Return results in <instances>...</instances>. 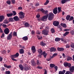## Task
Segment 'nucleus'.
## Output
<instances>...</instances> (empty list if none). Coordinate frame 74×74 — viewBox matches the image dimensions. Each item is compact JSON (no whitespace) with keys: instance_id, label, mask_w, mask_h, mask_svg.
<instances>
[{"instance_id":"nucleus-18","label":"nucleus","mask_w":74,"mask_h":74,"mask_svg":"<svg viewBox=\"0 0 74 74\" xmlns=\"http://www.w3.org/2000/svg\"><path fill=\"white\" fill-rule=\"evenodd\" d=\"M66 73V70H63L62 71H60L59 72V74H64V73Z\"/></svg>"},{"instance_id":"nucleus-61","label":"nucleus","mask_w":74,"mask_h":74,"mask_svg":"<svg viewBox=\"0 0 74 74\" xmlns=\"http://www.w3.org/2000/svg\"><path fill=\"white\" fill-rule=\"evenodd\" d=\"M59 28L60 29V31H62V27L61 26H60Z\"/></svg>"},{"instance_id":"nucleus-11","label":"nucleus","mask_w":74,"mask_h":74,"mask_svg":"<svg viewBox=\"0 0 74 74\" xmlns=\"http://www.w3.org/2000/svg\"><path fill=\"white\" fill-rule=\"evenodd\" d=\"M50 50L51 52H56V49L55 47H52L50 48Z\"/></svg>"},{"instance_id":"nucleus-14","label":"nucleus","mask_w":74,"mask_h":74,"mask_svg":"<svg viewBox=\"0 0 74 74\" xmlns=\"http://www.w3.org/2000/svg\"><path fill=\"white\" fill-rule=\"evenodd\" d=\"M53 12L54 14H56L58 13V8H56L53 10Z\"/></svg>"},{"instance_id":"nucleus-59","label":"nucleus","mask_w":74,"mask_h":74,"mask_svg":"<svg viewBox=\"0 0 74 74\" xmlns=\"http://www.w3.org/2000/svg\"><path fill=\"white\" fill-rule=\"evenodd\" d=\"M45 52H46L45 51H44L42 53H41V55H45V53H46Z\"/></svg>"},{"instance_id":"nucleus-62","label":"nucleus","mask_w":74,"mask_h":74,"mask_svg":"<svg viewBox=\"0 0 74 74\" xmlns=\"http://www.w3.org/2000/svg\"><path fill=\"white\" fill-rule=\"evenodd\" d=\"M11 1L12 4H15V0H11Z\"/></svg>"},{"instance_id":"nucleus-25","label":"nucleus","mask_w":74,"mask_h":74,"mask_svg":"<svg viewBox=\"0 0 74 74\" xmlns=\"http://www.w3.org/2000/svg\"><path fill=\"white\" fill-rule=\"evenodd\" d=\"M19 52L20 54H22L24 53V50L23 49H20L19 51Z\"/></svg>"},{"instance_id":"nucleus-53","label":"nucleus","mask_w":74,"mask_h":74,"mask_svg":"<svg viewBox=\"0 0 74 74\" xmlns=\"http://www.w3.org/2000/svg\"><path fill=\"white\" fill-rule=\"evenodd\" d=\"M4 33H3L2 34L1 36V38H3V37H4Z\"/></svg>"},{"instance_id":"nucleus-63","label":"nucleus","mask_w":74,"mask_h":74,"mask_svg":"<svg viewBox=\"0 0 74 74\" xmlns=\"http://www.w3.org/2000/svg\"><path fill=\"white\" fill-rule=\"evenodd\" d=\"M39 5V3H36V4H35V6H38Z\"/></svg>"},{"instance_id":"nucleus-58","label":"nucleus","mask_w":74,"mask_h":74,"mask_svg":"<svg viewBox=\"0 0 74 74\" xmlns=\"http://www.w3.org/2000/svg\"><path fill=\"white\" fill-rule=\"evenodd\" d=\"M43 56L45 58H46V56H47V53H45V54H43Z\"/></svg>"},{"instance_id":"nucleus-12","label":"nucleus","mask_w":74,"mask_h":74,"mask_svg":"<svg viewBox=\"0 0 74 74\" xmlns=\"http://www.w3.org/2000/svg\"><path fill=\"white\" fill-rule=\"evenodd\" d=\"M31 50L34 53L36 52V48L34 46H32L31 47Z\"/></svg>"},{"instance_id":"nucleus-36","label":"nucleus","mask_w":74,"mask_h":74,"mask_svg":"<svg viewBox=\"0 0 74 74\" xmlns=\"http://www.w3.org/2000/svg\"><path fill=\"white\" fill-rule=\"evenodd\" d=\"M55 66V65L53 64H50V67L53 68Z\"/></svg>"},{"instance_id":"nucleus-24","label":"nucleus","mask_w":74,"mask_h":74,"mask_svg":"<svg viewBox=\"0 0 74 74\" xmlns=\"http://www.w3.org/2000/svg\"><path fill=\"white\" fill-rule=\"evenodd\" d=\"M29 25H30V24H29V23L26 22H25V23L24 24V26H25V27H29Z\"/></svg>"},{"instance_id":"nucleus-56","label":"nucleus","mask_w":74,"mask_h":74,"mask_svg":"<svg viewBox=\"0 0 74 74\" xmlns=\"http://www.w3.org/2000/svg\"><path fill=\"white\" fill-rule=\"evenodd\" d=\"M36 17L37 18H39L40 17V15L39 14H37L36 16Z\"/></svg>"},{"instance_id":"nucleus-51","label":"nucleus","mask_w":74,"mask_h":74,"mask_svg":"<svg viewBox=\"0 0 74 74\" xmlns=\"http://www.w3.org/2000/svg\"><path fill=\"white\" fill-rule=\"evenodd\" d=\"M66 48H69V47H70V45H69V44H66Z\"/></svg>"},{"instance_id":"nucleus-40","label":"nucleus","mask_w":74,"mask_h":74,"mask_svg":"<svg viewBox=\"0 0 74 74\" xmlns=\"http://www.w3.org/2000/svg\"><path fill=\"white\" fill-rule=\"evenodd\" d=\"M70 46L71 47V48H74V43H71L70 45Z\"/></svg>"},{"instance_id":"nucleus-5","label":"nucleus","mask_w":74,"mask_h":74,"mask_svg":"<svg viewBox=\"0 0 74 74\" xmlns=\"http://www.w3.org/2000/svg\"><path fill=\"white\" fill-rule=\"evenodd\" d=\"M39 10H40V11H42V12L43 14H47H47H48V10H44L43 8H42V9H39Z\"/></svg>"},{"instance_id":"nucleus-64","label":"nucleus","mask_w":74,"mask_h":74,"mask_svg":"<svg viewBox=\"0 0 74 74\" xmlns=\"http://www.w3.org/2000/svg\"><path fill=\"white\" fill-rule=\"evenodd\" d=\"M7 40H10V34L8 35L7 37Z\"/></svg>"},{"instance_id":"nucleus-46","label":"nucleus","mask_w":74,"mask_h":74,"mask_svg":"<svg viewBox=\"0 0 74 74\" xmlns=\"http://www.w3.org/2000/svg\"><path fill=\"white\" fill-rule=\"evenodd\" d=\"M51 59H52V57H50V58L47 59L46 60L48 61H51Z\"/></svg>"},{"instance_id":"nucleus-35","label":"nucleus","mask_w":74,"mask_h":74,"mask_svg":"<svg viewBox=\"0 0 74 74\" xmlns=\"http://www.w3.org/2000/svg\"><path fill=\"white\" fill-rule=\"evenodd\" d=\"M57 55H58L57 53H54L53 54V56H52L51 57V58H53L54 57H55V56H57Z\"/></svg>"},{"instance_id":"nucleus-50","label":"nucleus","mask_w":74,"mask_h":74,"mask_svg":"<svg viewBox=\"0 0 74 74\" xmlns=\"http://www.w3.org/2000/svg\"><path fill=\"white\" fill-rule=\"evenodd\" d=\"M11 59L12 60H13V61H17V60H17L14 59V58H11Z\"/></svg>"},{"instance_id":"nucleus-47","label":"nucleus","mask_w":74,"mask_h":74,"mask_svg":"<svg viewBox=\"0 0 74 74\" xmlns=\"http://www.w3.org/2000/svg\"><path fill=\"white\" fill-rule=\"evenodd\" d=\"M1 52L2 54H4L6 53V51L4 50H3L1 51Z\"/></svg>"},{"instance_id":"nucleus-49","label":"nucleus","mask_w":74,"mask_h":74,"mask_svg":"<svg viewBox=\"0 0 74 74\" xmlns=\"http://www.w3.org/2000/svg\"><path fill=\"white\" fill-rule=\"evenodd\" d=\"M54 69H55V71H57V70H58V66H54Z\"/></svg>"},{"instance_id":"nucleus-54","label":"nucleus","mask_w":74,"mask_h":74,"mask_svg":"<svg viewBox=\"0 0 74 74\" xmlns=\"http://www.w3.org/2000/svg\"><path fill=\"white\" fill-rule=\"evenodd\" d=\"M15 55L17 58L19 56V53H16V54Z\"/></svg>"},{"instance_id":"nucleus-28","label":"nucleus","mask_w":74,"mask_h":74,"mask_svg":"<svg viewBox=\"0 0 74 74\" xmlns=\"http://www.w3.org/2000/svg\"><path fill=\"white\" fill-rule=\"evenodd\" d=\"M69 34V32H65L64 34H63V36H64V37H65L66 36H67V35H68Z\"/></svg>"},{"instance_id":"nucleus-16","label":"nucleus","mask_w":74,"mask_h":74,"mask_svg":"<svg viewBox=\"0 0 74 74\" xmlns=\"http://www.w3.org/2000/svg\"><path fill=\"white\" fill-rule=\"evenodd\" d=\"M18 67H19L20 70H22V71H23L24 69V68L23 67V66L22 64H20L18 65Z\"/></svg>"},{"instance_id":"nucleus-48","label":"nucleus","mask_w":74,"mask_h":74,"mask_svg":"<svg viewBox=\"0 0 74 74\" xmlns=\"http://www.w3.org/2000/svg\"><path fill=\"white\" fill-rule=\"evenodd\" d=\"M31 34H32V35H34V34H35V32L34 31H32L31 32Z\"/></svg>"},{"instance_id":"nucleus-26","label":"nucleus","mask_w":74,"mask_h":74,"mask_svg":"<svg viewBox=\"0 0 74 74\" xmlns=\"http://www.w3.org/2000/svg\"><path fill=\"white\" fill-rule=\"evenodd\" d=\"M61 9H62V8L61 7H59L58 8V13H59L60 12H62V11L61 10Z\"/></svg>"},{"instance_id":"nucleus-38","label":"nucleus","mask_w":74,"mask_h":74,"mask_svg":"<svg viewBox=\"0 0 74 74\" xmlns=\"http://www.w3.org/2000/svg\"><path fill=\"white\" fill-rule=\"evenodd\" d=\"M49 2V1L48 0H47L46 2L44 3V5H45L48 4V3Z\"/></svg>"},{"instance_id":"nucleus-23","label":"nucleus","mask_w":74,"mask_h":74,"mask_svg":"<svg viewBox=\"0 0 74 74\" xmlns=\"http://www.w3.org/2000/svg\"><path fill=\"white\" fill-rule=\"evenodd\" d=\"M60 40V38L58 37L56 38L55 39V41L56 42H58Z\"/></svg>"},{"instance_id":"nucleus-60","label":"nucleus","mask_w":74,"mask_h":74,"mask_svg":"<svg viewBox=\"0 0 74 74\" xmlns=\"http://www.w3.org/2000/svg\"><path fill=\"white\" fill-rule=\"evenodd\" d=\"M64 32H67V31H70V29H65L64 30Z\"/></svg>"},{"instance_id":"nucleus-8","label":"nucleus","mask_w":74,"mask_h":74,"mask_svg":"<svg viewBox=\"0 0 74 74\" xmlns=\"http://www.w3.org/2000/svg\"><path fill=\"white\" fill-rule=\"evenodd\" d=\"M31 69L30 67L27 66V65L25 66L24 68L25 71H27L29 70H31Z\"/></svg>"},{"instance_id":"nucleus-27","label":"nucleus","mask_w":74,"mask_h":74,"mask_svg":"<svg viewBox=\"0 0 74 74\" xmlns=\"http://www.w3.org/2000/svg\"><path fill=\"white\" fill-rule=\"evenodd\" d=\"M71 16L69 15H67L66 17V19L67 21H69V19L70 18Z\"/></svg>"},{"instance_id":"nucleus-21","label":"nucleus","mask_w":74,"mask_h":74,"mask_svg":"<svg viewBox=\"0 0 74 74\" xmlns=\"http://www.w3.org/2000/svg\"><path fill=\"white\" fill-rule=\"evenodd\" d=\"M22 39L24 41H27L28 40V37L27 36H25L22 38Z\"/></svg>"},{"instance_id":"nucleus-10","label":"nucleus","mask_w":74,"mask_h":74,"mask_svg":"<svg viewBox=\"0 0 74 74\" xmlns=\"http://www.w3.org/2000/svg\"><path fill=\"white\" fill-rule=\"evenodd\" d=\"M32 64V65L33 66H36L37 65V64L34 60H32L31 61Z\"/></svg>"},{"instance_id":"nucleus-2","label":"nucleus","mask_w":74,"mask_h":74,"mask_svg":"<svg viewBox=\"0 0 74 74\" xmlns=\"http://www.w3.org/2000/svg\"><path fill=\"white\" fill-rule=\"evenodd\" d=\"M24 13L22 12H21L18 13L19 16V18L20 19H23L25 18V16L23 14Z\"/></svg>"},{"instance_id":"nucleus-33","label":"nucleus","mask_w":74,"mask_h":74,"mask_svg":"<svg viewBox=\"0 0 74 74\" xmlns=\"http://www.w3.org/2000/svg\"><path fill=\"white\" fill-rule=\"evenodd\" d=\"M13 36H17V34L16 32H14L13 33Z\"/></svg>"},{"instance_id":"nucleus-6","label":"nucleus","mask_w":74,"mask_h":74,"mask_svg":"<svg viewBox=\"0 0 74 74\" xmlns=\"http://www.w3.org/2000/svg\"><path fill=\"white\" fill-rule=\"evenodd\" d=\"M48 16V14H47L46 16H44L42 17L41 21H45L44 19H47Z\"/></svg>"},{"instance_id":"nucleus-9","label":"nucleus","mask_w":74,"mask_h":74,"mask_svg":"<svg viewBox=\"0 0 74 74\" xmlns=\"http://www.w3.org/2000/svg\"><path fill=\"white\" fill-rule=\"evenodd\" d=\"M13 19H14V21H16V22L17 21H19V20H20V18L18 17V16H14L13 18Z\"/></svg>"},{"instance_id":"nucleus-43","label":"nucleus","mask_w":74,"mask_h":74,"mask_svg":"<svg viewBox=\"0 0 74 74\" xmlns=\"http://www.w3.org/2000/svg\"><path fill=\"white\" fill-rule=\"evenodd\" d=\"M70 33L72 35H74V31L71 30L70 32Z\"/></svg>"},{"instance_id":"nucleus-7","label":"nucleus","mask_w":74,"mask_h":74,"mask_svg":"<svg viewBox=\"0 0 74 74\" xmlns=\"http://www.w3.org/2000/svg\"><path fill=\"white\" fill-rule=\"evenodd\" d=\"M4 32L5 34H8L10 32L9 29L7 28L4 29Z\"/></svg>"},{"instance_id":"nucleus-32","label":"nucleus","mask_w":74,"mask_h":74,"mask_svg":"<svg viewBox=\"0 0 74 74\" xmlns=\"http://www.w3.org/2000/svg\"><path fill=\"white\" fill-rule=\"evenodd\" d=\"M68 63H67V62H65L64 63V65L65 67H67V64H68Z\"/></svg>"},{"instance_id":"nucleus-15","label":"nucleus","mask_w":74,"mask_h":74,"mask_svg":"<svg viewBox=\"0 0 74 74\" xmlns=\"http://www.w3.org/2000/svg\"><path fill=\"white\" fill-rule=\"evenodd\" d=\"M57 50L58 51H61V52H63V51H64V49L63 48L58 47Z\"/></svg>"},{"instance_id":"nucleus-55","label":"nucleus","mask_w":74,"mask_h":74,"mask_svg":"<svg viewBox=\"0 0 74 74\" xmlns=\"http://www.w3.org/2000/svg\"><path fill=\"white\" fill-rule=\"evenodd\" d=\"M18 10H22V7H18Z\"/></svg>"},{"instance_id":"nucleus-4","label":"nucleus","mask_w":74,"mask_h":74,"mask_svg":"<svg viewBox=\"0 0 74 74\" xmlns=\"http://www.w3.org/2000/svg\"><path fill=\"white\" fill-rule=\"evenodd\" d=\"M53 24L54 26H58L59 25V22L58 21H54Z\"/></svg>"},{"instance_id":"nucleus-42","label":"nucleus","mask_w":74,"mask_h":74,"mask_svg":"<svg viewBox=\"0 0 74 74\" xmlns=\"http://www.w3.org/2000/svg\"><path fill=\"white\" fill-rule=\"evenodd\" d=\"M10 21L12 22L14 21V19H13V18H12V17L10 18Z\"/></svg>"},{"instance_id":"nucleus-22","label":"nucleus","mask_w":74,"mask_h":74,"mask_svg":"<svg viewBox=\"0 0 74 74\" xmlns=\"http://www.w3.org/2000/svg\"><path fill=\"white\" fill-rule=\"evenodd\" d=\"M46 44V43H44L42 41L40 43V45H41V46H45Z\"/></svg>"},{"instance_id":"nucleus-1","label":"nucleus","mask_w":74,"mask_h":74,"mask_svg":"<svg viewBox=\"0 0 74 74\" xmlns=\"http://www.w3.org/2000/svg\"><path fill=\"white\" fill-rule=\"evenodd\" d=\"M54 14L52 13H49L48 16V19L49 21H52Z\"/></svg>"},{"instance_id":"nucleus-29","label":"nucleus","mask_w":74,"mask_h":74,"mask_svg":"<svg viewBox=\"0 0 74 74\" xmlns=\"http://www.w3.org/2000/svg\"><path fill=\"white\" fill-rule=\"evenodd\" d=\"M38 51L39 54L41 53L42 52V49H38Z\"/></svg>"},{"instance_id":"nucleus-31","label":"nucleus","mask_w":74,"mask_h":74,"mask_svg":"<svg viewBox=\"0 0 74 74\" xmlns=\"http://www.w3.org/2000/svg\"><path fill=\"white\" fill-rule=\"evenodd\" d=\"M8 23V20L6 19L5 20L3 21V23L5 24H7V23Z\"/></svg>"},{"instance_id":"nucleus-39","label":"nucleus","mask_w":74,"mask_h":74,"mask_svg":"<svg viewBox=\"0 0 74 74\" xmlns=\"http://www.w3.org/2000/svg\"><path fill=\"white\" fill-rule=\"evenodd\" d=\"M74 19V17L73 16H72L70 17L69 19V21H72Z\"/></svg>"},{"instance_id":"nucleus-45","label":"nucleus","mask_w":74,"mask_h":74,"mask_svg":"<svg viewBox=\"0 0 74 74\" xmlns=\"http://www.w3.org/2000/svg\"><path fill=\"white\" fill-rule=\"evenodd\" d=\"M12 32H11V33L10 34V40H11V38H12Z\"/></svg>"},{"instance_id":"nucleus-57","label":"nucleus","mask_w":74,"mask_h":74,"mask_svg":"<svg viewBox=\"0 0 74 74\" xmlns=\"http://www.w3.org/2000/svg\"><path fill=\"white\" fill-rule=\"evenodd\" d=\"M5 74H10V71H7L5 72Z\"/></svg>"},{"instance_id":"nucleus-34","label":"nucleus","mask_w":74,"mask_h":74,"mask_svg":"<svg viewBox=\"0 0 74 74\" xmlns=\"http://www.w3.org/2000/svg\"><path fill=\"white\" fill-rule=\"evenodd\" d=\"M72 59V58L70 57H69L67 58V61H69V60H71Z\"/></svg>"},{"instance_id":"nucleus-52","label":"nucleus","mask_w":74,"mask_h":74,"mask_svg":"<svg viewBox=\"0 0 74 74\" xmlns=\"http://www.w3.org/2000/svg\"><path fill=\"white\" fill-rule=\"evenodd\" d=\"M13 16H15V15H16V12L13 11Z\"/></svg>"},{"instance_id":"nucleus-13","label":"nucleus","mask_w":74,"mask_h":74,"mask_svg":"<svg viewBox=\"0 0 74 74\" xmlns=\"http://www.w3.org/2000/svg\"><path fill=\"white\" fill-rule=\"evenodd\" d=\"M5 17L3 15L0 16V22H1L3 21V20H4Z\"/></svg>"},{"instance_id":"nucleus-20","label":"nucleus","mask_w":74,"mask_h":74,"mask_svg":"<svg viewBox=\"0 0 74 74\" xmlns=\"http://www.w3.org/2000/svg\"><path fill=\"white\" fill-rule=\"evenodd\" d=\"M60 25L63 27H64V28H66L67 27V25L65 23H60Z\"/></svg>"},{"instance_id":"nucleus-41","label":"nucleus","mask_w":74,"mask_h":74,"mask_svg":"<svg viewBox=\"0 0 74 74\" xmlns=\"http://www.w3.org/2000/svg\"><path fill=\"white\" fill-rule=\"evenodd\" d=\"M10 57H11V58H17L15 54L11 55L10 56Z\"/></svg>"},{"instance_id":"nucleus-17","label":"nucleus","mask_w":74,"mask_h":74,"mask_svg":"<svg viewBox=\"0 0 74 74\" xmlns=\"http://www.w3.org/2000/svg\"><path fill=\"white\" fill-rule=\"evenodd\" d=\"M69 71L71 73H74V66H73L71 67L69 69Z\"/></svg>"},{"instance_id":"nucleus-19","label":"nucleus","mask_w":74,"mask_h":74,"mask_svg":"<svg viewBox=\"0 0 74 74\" xmlns=\"http://www.w3.org/2000/svg\"><path fill=\"white\" fill-rule=\"evenodd\" d=\"M70 0H62L61 2L62 4H64L67 1H69Z\"/></svg>"},{"instance_id":"nucleus-30","label":"nucleus","mask_w":74,"mask_h":74,"mask_svg":"<svg viewBox=\"0 0 74 74\" xmlns=\"http://www.w3.org/2000/svg\"><path fill=\"white\" fill-rule=\"evenodd\" d=\"M51 32L52 33H55V29H54L53 28H52L51 29Z\"/></svg>"},{"instance_id":"nucleus-3","label":"nucleus","mask_w":74,"mask_h":74,"mask_svg":"<svg viewBox=\"0 0 74 74\" xmlns=\"http://www.w3.org/2000/svg\"><path fill=\"white\" fill-rule=\"evenodd\" d=\"M42 33L44 35H45V36L49 35V31L45 29L43 30L42 31Z\"/></svg>"},{"instance_id":"nucleus-37","label":"nucleus","mask_w":74,"mask_h":74,"mask_svg":"<svg viewBox=\"0 0 74 74\" xmlns=\"http://www.w3.org/2000/svg\"><path fill=\"white\" fill-rule=\"evenodd\" d=\"M67 66V67H68L69 68H70V67H71V64L70 63H68Z\"/></svg>"},{"instance_id":"nucleus-44","label":"nucleus","mask_w":74,"mask_h":74,"mask_svg":"<svg viewBox=\"0 0 74 74\" xmlns=\"http://www.w3.org/2000/svg\"><path fill=\"white\" fill-rule=\"evenodd\" d=\"M41 64V63L40 62V61L37 60V65H40Z\"/></svg>"}]
</instances>
